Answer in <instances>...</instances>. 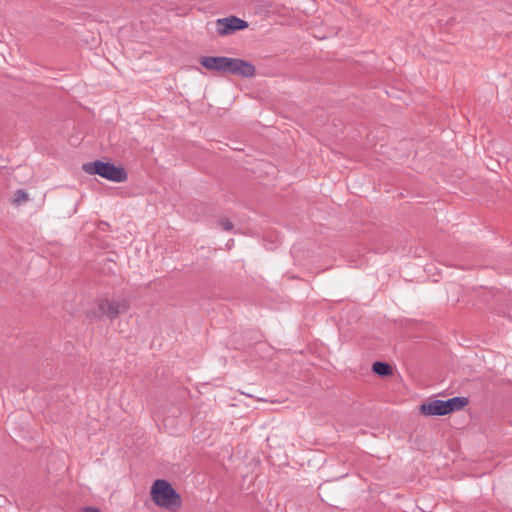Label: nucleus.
<instances>
[{
    "mask_svg": "<svg viewBox=\"0 0 512 512\" xmlns=\"http://www.w3.org/2000/svg\"><path fill=\"white\" fill-rule=\"evenodd\" d=\"M215 26L217 33L221 36H225L247 28L248 23L236 16H229L217 19Z\"/></svg>",
    "mask_w": 512,
    "mask_h": 512,
    "instance_id": "20e7f679",
    "label": "nucleus"
},
{
    "mask_svg": "<svg viewBox=\"0 0 512 512\" xmlns=\"http://www.w3.org/2000/svg\"><path fill=\"white\" fill-rule=\"evenodd\" d=\"M229 57H203L201 59V65L208 70L217 71L220 73L227 72Z\"/></svg>",
    "mask_w": 512,
    "mask_h": 512,
    "instance_id": "0eeeda50",
    "label": "nucleus"
},
{
    "mask_svg": "<svg viewBox=\"0 0 512 512\" xmlns=\"http://www.w3.org/2000/svg\"><path fill=\"white\" fill-rule=\"evenodd\" d=\"M150 494L155 505L160 508L176 511L181 507L180 495L172 485L164 479L154 481L151 486Z\"/></svg>",
    "mask_w": 512,
    "mask_h": 512,
    "instance_id": "f257e3e1",
    "label": "nucleus"
},
{
    "mask_svg": "<svg viewBox=\"0 0 512 512\" xmlns=\"http://www.w3.org/2000/svg\"><path fill=\"white\" fill-rule=\"evenodd\" d=\"M220 225L223 227L224 230L229 231L232 229V223L228 220H223L220 222Z\"/></svg>",
    "mask_w": 512,
    "mask_h": 512,
    "instance_id": "9d476101",
    "label": "nucleus"
},
{
    "mask_svg": "<svg viewBox=\"0 0 512 512\" xmlns=\"http://www.w3.org/2000/svg\"><path fill=\"white\" fill-rule=\"evenodd\" d=\"M82 170L89 175H98L115 183H122L128 179L127 172L122 166L101 160L84 163Z\"/></svg>",
    "mask_w": 512,
    "mask_h": 512,
    "instance_id": "7ed1b4c3",
    "label": "nucleus"
},
{
    "mask_svg": "<svg viewBox=\"0 0 512 512\" xmlns=\"http://www.w3.org/2000/svg\"><path fill=\"white\" fill-rule=\"evenodd\" d=\"M226 73L251 77L255 74V67L245 60L229 57Z\"/></svg>",
    "mask_w": 512,
    "mask_h": 512,
    "instance_id": "423d86ee",
    "label": "nucleus"
},
{
    "mask_svg": "<svg viewBox=\"0 0 512 512\" xmlns=\"http://www.w3.org/2000/svg\"><path fill=\"white\" fill-rule=\"evenodd\" d=\"M373 372L379 376H388L392 374V368L389 364L384 362H375L373 364Z\"/></svg>",
    "mask_w": 512,
    "mask_h": 512,
    "instance_id": "6e6552de",
    "label": "nucleus"
},
{
    "mask_svg": "<svg viewBox=\"0 0 512 512\" xmlns=\"http://www.w3.org/2000/svg\"><path fill=\"white\" fill-rule=\"evenodd\" d=\"M27 200H28V194L24 190L20 189L15 192L14 200H13L15 204L20 205L21 203H23Z\"/></svg>",
    "mask_w": 512,
    "mask_h": 512,
    "instance_id": "1a4fd4ad",
    "label": "nucleus"
},
{
    "mask_svg": "<svg viewBox=\"0 0 512 512\" xmlns=\"http://www.w3.org/2000/svg\"><path fill=\"white\" fill-rule=\"evenodd\" d=\"M469 403L467 397H453L448 400L433 399L423 402L419 411L424 416H444L461 410Z\"/></svg>",
    "mask_w": 512,
    "mask_h": 512,
    "instance_id": "f03ea898",
    "label": "nucleus"
},
{
    "mask_svg": "<svg viewBox=\"0 0 512 512\" xmlns=\"http://www.w3.org/2000/svg\"><path fill=\"white\" fill-rule=\"evenodd\" d=\"M83 512H100V510L96 507H86Z\"/></svg>",
    "mask_w": 512,
    "mask_h": 512,
    "instance_id": "9b49d317",
    "label": "nucleus"
},
{
    "mask_svg": "<svg viewBox=\"0 0 512 512\" xmlns=\"http://www.w3.org/2000/svg\"><path fill=\"white\" fill-rule=\"evenodd\" d=\"M98 310L93 312L94 317L107 316L109 318L117 317L127 307L125 304H121L109 300H99L97 304Z\"/></svg>",
    "mask_w": 512,
    "mask_h": 512,
    "instance_id": "39448f33",
    "label": "nucleus"
}]
</instances>
